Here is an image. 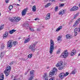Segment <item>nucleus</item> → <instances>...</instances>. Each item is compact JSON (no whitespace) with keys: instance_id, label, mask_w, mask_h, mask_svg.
<instances>
[{"instance_id":"12","label":"nucleus","mask_w":80,"mask_h":80,"mask_svg":"<svg viewBox=\"0 0 80 80\" xmlns=\"http://www.w3.org/2000/svg\"><path fill=\"white\" fill-rule=\"evenodd\" d=\"M14 22H19V21H20L21 19L18 17H14Z\"/></svg>"},{"instance_id":"25","label":"nucleus","mask_w":80,"mask_h":80,"mask_svg":"<svg viewBox=\"0 0 80 80\" xmlns=\"http://www.w3.org/2000/svg\"><path fill=\"white\" fill-rule=\"evenodd\" d=\"M74 11H76V10H77L78 9V7H77L76 6H74Z\"/></svg>"},{"instance_id":"8","label":"nucleus","mask_w":80,"mask_h":80,"mask_svg":"<svg viewBox=\"0 0 80 80\" xmlns=\"http://www.w3.org/2000/svg\"><path fill=\"white\" fill-rule=\"evenodd\" d=\"M12 40H9L8 42H7V45L8 47H10L11 48V47H12L13 46V43L12 42Z\"/></svg>"},{"instance_id":"39","label":"nucleus","mask_w":80,"mask_h":80,"mask_svg":"<svg viewBox=\"0 0 80 80\" xmlns=\"http://www.w3.org/2000/svg\"><path fill=\"white\" fill-rule=\"evenodd\" d=\"M58 10V7L56 6L55 8V12H57V10Z\"/></svg>"},{"instance_id":"5","label":"nucleus","mask_w":80,"mask_h":80,"mask_svg":"<svg viewBox=\"0 0 80 80\" xmlns=\"http://www.w3.org/2000/svg\"><path fill=\"white\" fill-rule=\"evenodd\" d=\"M43 78H44L45 80H48L49 78L48 76L47 75V73H45L44 75L43 76ZM55 78L54 77L51 78L49 80H54Z\"/></svg>"},{"instance_id":"21","label":"nucleus","mask_w":80,"mask_h":80,"mask_svg":"<svg viewBox=\"0 0 80 80\" xmlns=\"http://www.w3.org/2000/svg\"><path fill=\"white\" fill-rule=\"evenodd\" d=\"M16 32V30H15L13 29L11 30L10 31L9 33H10V34H12L13 32Z\"/></svg>"},{"instance_id":"53","label":"nucleus","mask_w":80,"mask_h":80,"mask_svg":"<svg viewBox=\"0 0 80 80\" xmlns=\"http://www.w3.org/2000/svg\"><path fill=\"white\" fill-rule=\"evenodd\" d=\"M30 70V69H28V71Z\"/></svg>"},{"instance_id":"49","label":"nucleus","mask_w":80,"mask_h":80,"mask_svg":"<svg viewBox=\"0 0 80 80\" xmlns=\"http://www.w3.org/2000/svg\"><path fill=\"white\" fill-rule=\"evenodd\" d=\"M77 17V15H75L74 17V18L75 19L76 17Z\"/></svg>"},{"instance_id":"6","label":"nucleus","mask_w":80,"mask_h":80,"mask_svg":"<svg viewBox=\"0 0 80 80\" xmlns=\"http://www.w3.org/2000/svg\"><path fill=\"white\" fill-rule=\"evenodd\" d=\"M68 55V52L67 50H66L64 51V53L62 54L60 57L65 58L67 57Z\"/></svg>"},{"instance_id":"40","label":"nucleus","mask_w":80,"mask_h":80,"mask_svg":"<svg viewBox=\"0 0 80 80\" xmlns=\"http://www.w3.org/2000/svg\"><path fill=\"white\" fill-rule=\"evenodd\" d=\"M29 30H31V31H34V29H33V28H30V27H29Z\"/></svg>"},{"instance_id":"10","label":"nucleus","mask_w":80,"mask_h":80,"mask_svg":"<svg viewBox=\"0 0 80 80\" xmlns=\"http://www.w3.org/2000/svg\"><path fill=\"white\" fill-rule=\"evenodd\" d=\"M59 76L60 78L62 79H63V78H64V77L65 76V74L62 72L59 75Z\"/></svg>"},{"instance_id":"42","label":"nucleus","mask_w":80,"mask_h":80,"mask_svg":"<svg viewBox=\"0 0 80 80\" xmlns=\"http://www.w3.org/2000/svg\"><path fill=\"white\" fill-rule=\"evenodd\" d=\"M68 74H69V73L68 72H66V74H65V77H66V76H67V75H68Z\"/></svg>"},{"instance_id":"30","label":"nucleus","mask_w":80,"mask_h":80,"mask_svg":"<svg viewBox=\"0 0 80 80\" xmlns=\"http://www.w3.org/2000/svg\"><path fill=\"white\" fill-rule=\"evenodd\" d=\"M1 48L2 49H3L5 48V45L3 44H2L1 46Z\"/></svg>"},{"instance_id":"29","label":"nucleus","mask_w":80,"mask_h":80,"mask_svg":"<svg viewBox=\"0 0 80 80\" xmlns=\"http://www.w3.org/2000/svg\"><path fill=\"white\" fill-rule=\"evenodd\" d=\"M1 58H2V57H3V56H4V53H3V52H2L1 53Z\"/></svg>"},{"instance_id":"44","label":"nucleus","mask_w":80,"mask_h":80,"mask_svg":"<svg viewBox=\"0 0 80 80\" xmlns=\"http://www.w3.org/2000/svg\"><path fill=\"white\" fill-rule=\"evenodd\" d=\"M72 52H74V53H75V52H76V51H75V49H73L72 51Z\"/></svg>"},{"instance_id":"11","label":"nucleus","mask_w":80,"mask_h":80,"mask_svg":"<svg viewBox=\"0 0 80 80\" xmlns=\"http://www.w3.org/2000/svg\"><path fill=\"white\" fill-rule=\"evenodd\" d=\"M28 10V8H26L23 9L22 12V15H25L26 14L27 12V10Z\"/></svg>"},{"instance_id":"3","label":"nucleus","mask_w":80,"mask_h":80,"mask_svg":"<svg viewBox=\"0 0 80 80\" xmlns=\"http://www.w3.org/2000/svg\"><path fill=\"white\" fill-rule=\"evenodd\" d=\"M62 63L63 62L62 61H61L58 63L56 65L57 67H59L58 68V69L59 70H62V69L63 68V66L62 64Z\"/></svg>"},{"instance_id":"37","label":"nucleus","mask_w":80,"mask_h":80,"mask_svg":"<svg viewBox=\"0 0 80 80\" xmlns=\"http://www.w3.org/2000/svg\"><path fill=\"white\" fill-rule=\"evenodd\" d=\"M76 72V71L75 70H73V71H72V74H75V72Z\"/></svg>"},{"instance_id":"16","label":"nucleus","mask_w":80,"mask_h":80,"mask_svg":"<svg viewBox=\"0 0 80 80\" xmlns=\"http://www.w3.org/2000/svg\"><path fill=\"white\" fill-rule=\"evenodd\" d=\"M74 33L75 34H74L75 36H77V32L78 31V28H75L74 30Z\"/></svg>"},{"instance_id":"15","label":"nucleus","mask_w":80,"mask_h":80,"mask_svg":"<svg viewBox=\"0 0 80 80\" xmlns=\"http://www.w3.org/2000/svg\"><path fill=\"white\" fill-rule=\"evenodd\" d=\"M66 38L67 39L71 38H72V35L70 34H67L66 35Z\"/></svg>"},{"instance_id":"50","label":"nucleus","mask_w":80,"mask_h":80,"mask_svg":"<svg viewBox=\"0 0 80 80\" xmlns=\"http://www.w3.org/2000/svg\"><path fill=\"white\" fill-rule=\"evenodd\" d=\"M38 18H36L35 19V20H38Z\"/></svg>"},{"instance_id":"4","label":"nucleus","mask_w":80,"mask_h":80,"mask_svg":"<svg viewBox=\"0 0 80 80\" xmlns=\"http://www.w3.org/2000/svg\"><path fill=\"white\" fill-rule=\"evenodd\" d=\"M57 72V69L55 68H53V69L49 73V77H53V75H54V74H55V72Z\"/></svg>"},{"instance_id":"41","label":"nucleus","mask_w":80,"mask_h":80,"mask_svg":"<svg viewBox=\"0 0 80 80\" xmlns=\"http://www.w3.org/2000/svg\"><path fill=\"white\" fill-rule=\"evenodd\" d=\"M60 39H61V37H60V36H59L58 38V41H59Z\"/></svg>"},{"instance_id":"2","label":"nucleus","mask_w":80,"mask_h":80,"mask_svg":"<svg viewBox=\"0 0 80 80\" xmlns=\"http://www.w3.org/2000/svg\"><path fill=\"white\" fill-rule=\"evenodd\" d=\"M11 71V67L9 66H8L6 68L4 72L5 74L6 77H8Z\"/></svg>"},{"instance_id":"23","label":"nucleus","mask_w":80,"mask_h":80,"mask_svg":"<svg viewBox=\"0 0 80 80\" xmlns=\"http://www.w3.org/2000/svg\"><path fill=\"white\" fill-rule=\"evenodd\" d=\"M30 40V38H29L28 39H26L25 40H24V43H27V42H28V41H29Z\"/></svg>"},{"instance_id":"31","label":"nucleus","mask_w":80,"mask_h":80,"mask_svg":"<svg viewBox=\"0 0 80 80\" xmlns=\"http://www.w3.org/2000/svg\"><path fill=\"white\" fill-rule=\"evenodd\" d=\"M32 54H29L28 56V58H31L32 57Z\"/></svg>"},{"instance_id":"51","label":"nucleus","mask_w":80,"mask_h":80,"mask_svg":"<svg viewBox=\"0 0 80 80\" xmlns=\"http://www.w3.org/2000/svg\"><path fill=\"white\" fill-rule=\"evenodd\" d=\"M50 0V1H51V2H53L54 1H55V0Z\"/></svg>"},{"instance_id":"38","label":"nucleus","mask_w":80,"mask_h":80,"mask_svg":"<svg viewBox=\"0 0 80 80\" xmlns=\"http://www.w3.org/2000/svg\"><path fill=\"white\" fill-rule=\"evenodd\" d=\"M75 55V53L73 52H72L71 54V56H73V55Z\"/></svg>"},{"instance_id":"26","label":"nucleus","mask_w":80,"mask_h":80,"mask_svg":"<svg viewBox=\"0 0 80 80\" xmlns=\"http://www.w3.org/2000/svg\"><path fill=\"white\" fill-rule=\"evenodd\" d=\"M10 21L12 22H15L14 20V17H12L11 19L9 20Z\"/></svg>"},{"instance_id":"35","label":"nucleus","mask_w":80,"mask_h":80,"mask_svg":"<svg viewBox=\"0 0 80 80\" xmlns=\"http://www.w3.org/2000/svg\"><path fill=\"white\" fill-rule=\"evenodd\" d=\"M50 5V3H48L45 6V7L47 8V7H49Z\"/></svg>"},{"instance_id":"58","label":"nucleus","mask_w":80,"mask_h":80,"mask_svg":"<svg viewBox=\"0 0 80 80\" xmlns=\"http://www.w3.org/2000/svg\"><path fill=\"white\" fill-rule=\"evenodd\" d=\"M19 1H20V0H18Z\"/></svg>"},{"instance_id":"24","label":"nucleus","mask_w":80,"mask_h":80,"mask_svg":"<svg viewBox=\"0 0 80 80\" xmlns=\"http://www.w3.org/2000/svg\"><path fill=\"white\" fill-rule=\"evenodd\" d=\"M3 28H4V25H2L0 26V31L2 30H3Z\"/></svg>"},{"instance_id":"7","label":"nucleus","mask_w":80,"mask_h":80,"mask_svg":"<svg viewBox=\"0 0 80 80\" xmlns=\"http://www.w3.org/2000/svg\"><path fill=\"white\" fill-rule=\"evenodd\" d=\"M38 43V42H35L34 44L31 45L29 47V49H31L32 52H35V46H36V45Z\"/></svg>"},{"instance_id":"1","label":"nucleus","mask_w":80,"mask_h":80,"mask_svg":"<svg viewBox=\"0 0 80 80\" xmlns=\"http://www.w3.org/2000/svg\"><path fill=\"white\" fill-rule=\"evenodd\" d=\"M55 44H54V42L52 39H51L50 40V47L49 52L51 54H52L53 52V50H54V46Z\"/></svg>"},{"instance_id":"45","label":"nucleus","mask_w":80,"mask_h":80,"mask_svg":"<svg viewBox=\"0 0 80 80\" xmlns=\"http://www.w3.org/2000/svg\"><path fill=\"white\" fill-rule=\"evenodd\" d=\"M40 30H41L40 28H38L37 29V31H40Z\"/></svg>"},{"instance_id":"17","label":"nucleus","mask_w":80,"mask_h":80,"mask_svg":"<svg viewBox=\"0 0 80 80\" xmlns=\"http://www.w3.org/2000/svg\"><path fill=\"white\" fill-rule=\"evenodd\" d=\"M0 79H1L2 80H4V75L3 73H2L1 75H0Z\"/></svg>"},{"instance_id":"43","label":"nucleus","mask_w":80,"mask_h":80,"mask_svg":"<svg viewBox=\"0 0 80 80\" xmlns=\"http://www.w3.org/2000/svg\"><path fill=\"white\" fill-rule=\"evenodd\" d=\"M13 63H14V62H12L10 63L9 65H13Z\"/></svg>"},{"instance_id":"48","label":"nucleus","mask_w":80,"mask_h":80,"mask_svg":"<svg viewBox=\"0 0 80 80\" xmlns=\"http://www.w3.org/2000/svg\"><path fill=\"white\" fill-rule=\"evenodd\" d=\"M28 71L27 72H26L24 74L25 75H27V73H28Z\"/></svg>"},{"instance_id":"52","label":"nucleus","mask_w":80,"mask_h":80,"mask_svg":"<svg viewBox=\"0 0 80 80\" xmlns=\"http://www.w3.org/2000/svg\"><path fill=\"white\" fill-rule=\"evenodd\" d=\"M49 68V67H47V69H48V68Z\"/></svg>"},{"instance_id":"22","label":"nucleus","mask_w":80,"mask_h":80,"mask_svg":"<svg viewBox=\"0 0 80 80\" xmlns=\"http://www.w3.org/2000/svg\"><path fill=\"white\" fill-rule=\"evenodd\" d=\"M24 27L25 28H27L28 27V23H24L23 25Z\"/></svg>"},{"instance_id":"27","label":"nucleus","mask_w":80,"mask_h":80,"mask_svg":"<svg viewBox=\"0 0 80 80\" xmlns=\"http://www.w3.org/2000/svg\"><path fill=\"white\" fill-rule=\"evenodd\" d=\"M70 11H71V12H73V11H75L74 6H73V7L71 8L70 10Z\"/></svg>"},{"instance_id":"33","label":"nucleus","mask_w":80,"mask_h":80,"mask_svg":"<svg viewBox=\"0 0 80 80\" xmlns=\"http://www.w3.org/2000/svg\"><path fill=\"white\" fill-rule=\"evenodd\" d=\"M17 44V41H14L13 42V45H16Z\"/></svg>"},{"instance_id":"13","label":"nucleus","mask_w":80,"mask_h":80,"mask_svg":"<svg viewBox=\"0 0 80 80\" xmlns=\"http://www.w3.org/2000/svg\"><path fill=\"white\" fill-rule=\"evenodd\" d=\"M8 32H6L3 35V38H6L8 37Z\"/></svg>"},{"instance_id":"28","label":"nucleus","mask_w":80,"mask_h":80,"mask_svg":"<svg viewBox=\"0 0 80 80\" xmlns=\"http://www.w3.org/2000/svg\"><path fill=\"white\" fill-rule=\"evenodd\" d=\"M12 8H13V6L12 5H10L9 7V10H11Z\"/></svg>"},{"instance_id":"46","label":"nucleus","mask_w":80,"mask_h":80,"mask_svg":"<svg viewBox=\"0 0 80 80\" xmlns=\"http://www.w3.org/2000/svg\"><path fill=\"white\" fill-rule=\"evenodd\" d=\"M64 6V4H62L60 5L61 7H63Z\"/></svg>"},{"instance_id":"55","label":"nucleus","mask_w":80,"mask_h":80,"mask_svg":"<svg viewBox=\"0 0 80 80\" xmlns=\"http://www.w3.org/2000/svg\"><path fill=\"white\" fill-rule=\"evenodd\" d=\"M63 0H60V1H63Z\"/></svg>"},{"instance_id":"14","label":"nucleus","mask_w":80,"mask_h":80,"mask_svg":"<svg viewBox=\"0 0 80 80\" xmlns=\"http://www.w3.org/2000/svg\"><path fill=\"white\" fill-rule=\"evenodd\" d=\"M50 18V13H48L47 15L46 16L45 20H48Z\"/></svg>"},{"instance_id":"34","label":"nucleus","mask_w":80,"mask_h":80,"mask_svg":"<svg viewBox=\"0 0 80 80\" xmlns=\"http://www.w3.org/2000/svg\"><path fill=\"white\" fill-rule=\"evenodd\" d=\"M60 50H61V49H59L58 50V51H57V54L60 53Z\"/></svg>"},{"instance_id":"56","label":"nucleus","mask_w":80,"mask_h":80,"mask_svg":"<svg viewBox=\"0 0 80 80\" xmlns=\"http://www.w3.org/2000/svg\"><path fill=\"white\" fill-rule=\"evenodd\" d=\"M17 5H18L19 6H20V5L18 4H17Z\"/></svg>"},{"instance_id":"9","label":"nucleus","mask_w":80,"mask_h":80,"mask_svg":"<svg viewBox=\"0 0 80 80\" xmlns=\"http://www.w3.org/2000/svg\"><path fill=\"white\" fill-rule=\"evenodd\" d=\"M80 18H79L75 22V24L73 25V27H76V26L78 24L80 23Z\"/></svg>"},{"instance_id":"54","label":"nucleus","mask_w":80,"mask_h":80,"mask_svg":"<svg viewBox=\"0 0 80 80\" xmlns=\"http://www.w3.org/2000/svg\"><path fill=\"white\" fill-rule=\"evenodd\" d=\"M80 56V53L78 54V56Z\"/></svg>"},{"instance_id":"32","label":"nucleus","mask_w":80,"mask_h":80,"mask_svg":"<svg viewBox=\"0 0 80 80\" xmlns=\"http://www.w3.org/2000/svg\"><path fill=\"white\" fill-rule=\"evenodd\" d=\"M34 73V71L33 70L31 71L30 72V73L31 75H32V74H33Z\"/></svg>"},{"instance_id":"47","label":"nucleus","mask_w":80,"mask_h":80,"mask_svg":"<svg viewBox=\"0 0 80 80\" xmlns=\"http://www.w3.org/2000/svg\"><path fill=\"white\" fill-rule=\"evenodd\" d=\"M5 2L6 3H8V0H6Z\"/></svg>"},{"instance_id":"20","label":"nucleus","mask_w":80,"mask_h":80,"mask_svg":"<svg viewBox=\"0 0 80 80\" xmlns=\"http://www.w3.org/2000/svg\"><path fill=\"white\" fill-rule=\"evenodd\" d=\"M32 10L33 12H36V6H34L32 8Z\"/></svg>"},{"instance_id":"19","label":"nucleus","mask_w":80,"mask_h":80,"mask_svg":"<svg viewBox=\"0 0 80 80\" xmlns=\"http://www.w3.org/2000/svg\"><path fill=\"white\" fill-rule=\"evenodd\" d=\"M62 28V27L60 26L57 29H56V32H59V31H60V30Z\"/></svg>"},{"instance_id":"57","label":"nucleus","mask_w":80,"mask_h":80,"mask_svg":"<svg viewBox=\"0 0 80 80\" xmlns=\"http://www.w3.org/2000/svg\"><path fill=\"white\" fill-rule=\"evenodd\" d=\"M1 15V13L0 12V16Z\"/></svg>"},{"instance_id":"36","label":"nucleus","mask_w":80,"mask_h":80,"mask_svg":"<svg viewBox=\"0 0 80 80\" xmlns=\"http://www.w3.org/2000/svg\"><path fill=\"white\" fill-rule=\"evenodd\" d=\"M33 76H31L29 78V80H32L33 79Z\"/></svg>"},{"instance_id":"18","label":"nucleus","mask_w":80,"mask_h":80,"mask_svg":"<svg viewBox=\"0 0 80 80\" xmlns=\"http://www.w3.org/2000/svg\"><path fill=\"white\" fill-rule=\"evenodd\" d=\"M64 10H63L62 11H60L59 14V15H63V14H65V12Z\"/></svg>"}]
</instances>
